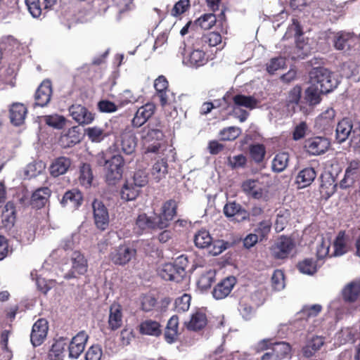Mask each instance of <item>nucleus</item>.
Masks as SVG:
<instances>
[{"label":"nucleus","mask_w":360,"mask_h":360,"mask_svg":"<svg viewBox=\"0 0 360 360\" xmlns=\"http://www.w3.org/2000/svg\"><path fill=\"white\" fill-rule=\"evenodd\" d=\"M83 201L82 193L76 189L68 191L65 193L60 200L62 206H70L74 208L79 207Z\"/></svg>","instance_id":"nucleus-29"},{"label":"nucleus","mask_w":360,"mask_h":360,"mask_svg":"<svg viewBox=\"0 0 360 360\" xmlns=\"http://www.w3.org/2000/svg\"><path fill=\"white\" fill-rule=\"evenodd\" d=\"M310 82L319 88L322 94L332 91L338 86V80L333 72L323 67L313 68L309 72Z\"/></svg>","instance_id":"nucleus-2"},{"label":"nucleus","mask_w":360,"mask_h":360,"mask_svg":"<svg viewBox=\"0 0 360 360\" xmlns=\"http://www.w3.org/2000/svg\"><path fill=\"white\" fill-rule=\"evenodd\" d=\"M216 16L213 13H205L195 20V24L202 29L209 30L216 23Z\"/></svg>","instance_id":"nucleus-56"},{"label":"nucleus","mask_w":360,"mask_h":360,"mask_svg":"<svg viewBox=\"0 0 360 360\" xmlns=\"http://www.w3.org/2000/svg\"><path fill=\"white\" fill-rule=\"evenodd\" d=\"M320 179L321 184L319 191L321 197L327 200L335 193L337 184L335 183L334 177L330 174L326 175L321 174Z\"/></svg>","instance_id":"nucleus-23"},{"label":"nucleus","mask_w":360,"mask_h":360,"mask_svg":"<svg viewBox=\"0 0 360 360\" xmlns=\"http://www.w3.org/2000/svg\"><path fill=\"white\" fill-rule=\"evenodd\" d=\"M207 324V317L205 309H197L191 316L188 322H185V326L188 330L200 331L202 330Z\"/></svg>","instance_id":"nucleus-18"},{"label":"nucleus","mask_w":360,"mask_h":360,"mask_svg":"<svg viewBox=\"0 0 360 360\" xmlns=\"http://www.w3.org/2000/svg\"><path fill=\"white\" fill-rule=\"evenodd\" d=\"M334 252L332 255L342 256L347 252V246L345 238V232L340 231L335 238L334 243Z\"/></svg>","instance_id":"nucleus-45"},{"label":"nucleus","mask_w":360,"mask_h":360,"mask_svg":"<svg viewBox=\"0 0 360 360\" xmlns=\"http://www.w3.org/2000/svg\"><path fill=\"white\" fill-rule=\"evenodd\" d=\"M271 351L274 352V355L278 359V360H282L290 356L291 346L289 343L285 342H278L271 343Z\"/></svg>","instance_id":"nucleus-40"},{"label":"nucleus","mask_w":360,"mask_h":360,"mask_svg":"<svg viewBox=\"0 0 360 360\" xmlns=\"http://www.w3.org/2000/svg\"><path fill=\"white\" fill-rule=\"evenodd\" d=\"M240 129L236 127H229L220 131L219 135L222 141H233L240 134Z\"/></svg>","instance_id":"nucleus-58"},{"label":"nucleus","mask_w":360,"mask_h":360,"mask_svg":"<svg viewBox=\"0 0 360 360\" xmlns=\"http://www.w3.org/2000/svg\"><path fill=\"white\" fill-rule=\"evenodd\" d=\"M234 276H229L218 283L212 290L213 297L217 300L224 299L231 292L236 285Z\"/></svg>","instance_id":"nucleus-21"},{"label":"nucleus","mask_w":360,"mask_h":360,"mask_svg":"<svg viewBox=\"0 0 360 360\" xmlns=\"http://www.w3.org/2000/svg\"><path fill=\"white\" fill-rule=\"evenodd\" d=\"M48 330V322L45 319H39L34 323L30 334V340L34 347L39 346L44 342Z\"/></svg>","instance_id":"nucleus-14"},{"label":"nucleus","mask_w":360,"mask_h":360,"mask_svg":"<svg viewBox=\"0 0 360 360\" xmlns=\"http://www.w3.org/2000/svg\"><path fill=\"white\" fill-rule=\"evenodd\" d=\"M335 117V110L328 108L316 118V124L323 130H328L333 127Z\"/></svg>","instance_id":"nucleus-36"},{"label":"nucleus","mask_w":360,"mask_h":360,"mask_svg":"<svg viewBox=\"0 0 360 360\" xmlns=\"http://www.w3.org/2000/svg\"><path fill=\"white\" fill-rule=\"evenodd\" d=\"M93 216L96 226L101 230L107 229L110 222L108 210L103 202L94 200L92 202Z\"/></svg>","instance_id":"nucleus-9"},{"label":"nucleus","mask_w":360,"mask_h":360,"mask_svg":"<svg viewBox=\"0 0 360 360\" xmlns=\"http://www.w3.org/2000/svg\"><path fill=\"white\" fill-rule=\"evenodd\" d=\"M72 268L78 275H84L87 271V260L79 251L73 252L72 256Z\"/></svg>","instance_id":"nucleus-38"},{"label":"nucleus","mask_w":360,"mask_h":360,"mask_svg":"<svg viewBox=\"0 0 360 360\" xmlns=\"http://www.w3.org/2000/svg\"><path fill=\"white\" fill-rule=\"evenodd\" d=\"M354 40V36L349 32H340L334 39V46L338 50L349 49Z\"/></svg>","instance_id":"nucleus-37"},{"label":"nucleus","mask_w":360,"mask_h":360,"mask_svg":"<svg viewBox=\"0 0 360 360\" xmlns=\"http://www.w3.org/2000/svg\"><path fill=\"white\" fill-rule=\"evenodd\" d=\"M123 314L122 306L120 304H112L110 307L108 316V328L112 331L120 329L123 324Z\"/></svg>","instance_id":"nucleus-22"},{"label":"nucleus","mask_w":360,"mask_h":360,"mask_svg":"<svg viewBox=\"0 0 360 360\" xmlns=\"http://www.w3.org/2000/svg\"><path fill=\"white\" fill-rule=\"evenodd\" d=\"M89 335L82 330L75 335L68 345L69 357L72 359H78L84 352L86 344L88 341Z\"/></svg>","instance_id":"nucleus-13"},{"label":"nucleus","mask_w":360,"mask_h":360,"mask_svg":"<svg viewBox=\"0 0 360 360\" xmlns=\"http://www.w3.org/2000/svg\"><path fill=\"white\" fill-rule=\"evenodd\" d=\"M272 223L270 219H264L258 223L254 232L260 238V241L266 240L271 232Z\"/></svg>","instance_id":"nucleus-53"},{"label":"nucleus","mask_w":360,"mask_h":360,"mask_svg":"<svg viewBox=\"0 0 360 360\" xmlns=\"http://www.w3.org/2000/svg\"><path fill=\"white\" fill-rule=\"evenodd\" d=\"M156 304L157 300L151 295H144L140 297L141 309L145 312L153 311Z\"/></svg>","instance_id":"nucleus-60"},{"label":"nucleus","mask_w":360,"mask_h":360,"mask_svg":"<svg viewBox=\"0 0 360 360\" xmlns=\"http://www.w3.org/2000/svg\"><path fill=\"white\" fill-rule=\"evenodd\" d=\"M241 188L248 197L259 200L263 196V188L257 180L248 179L243 182Z\"/></svg>","instance_id":"nucleus-26"},{"label":"nucleus","mask_w":360,"mask_h":360,"mask_svg":"<svg viewBox=\"0 0 360 360\" xmlns=\"http://www.w3.org/2000/svg\"><path fill=\"white\" fill-rule=\"evenodd\" d=\"M297 269L304 274L313 275L317 271L316 261L312 258H306L297 264Z\"/></svg>","instance_id":"nucleus-48"},{"label":"nucleus","mask_w":360,"mask_h":360,"mask_svg":"<svg viewBox=\"0 0 360 360\" xmlns=\"http://www.w3.org/2000/svg\"><path fill=\"white\" fill-rule=\"evenodd\" d=\"M140 190L129 181H126L120 191L121 198L124 201L135 200L139 195Z\"/></svg>","instance_id":"nucleus-42"},{"label":"nucleus","mask_w":360,"mask_h":360,"mask_svg":"<svg viewBox=\"0 0 360 360\" xmlns=\"http://www.w3.org/2000/svg\"><path fill=\"white\" fill-rule=\"evenodd\" d=\"M85 134L90 141L96 143L101 142L105 137L104 129L98 127L86 129Z\"/></svg>","instance_id":"nucleus-57"},{"label":"nucleus","mask_w":360,"mask_h":360,"mask_svg":"<svg viewBox=\"0 0 360 360\" xmlns=\"http://www.w3.org/2000/svg\"><path fill=\"white\" fill-rule=\"evenodd\" d=\"M177 204L174 200L166 201L162 207L161 213L157 217L158 229H163L169 225V222L176 214Z\"/></svg>","instance_id":"nucleus-11"},{"label":"nucleus","mask_w":360,"mask_h":360,"mask_svg":"<svg viewBox=\"0 0 360 360\" xmlns=\"http://www.w3.org/2000/svg\"><path fill=\"white\" fill-rule=\"evenodd\" d=\"M223 212L232 221L243 222L250 220L249 212L236 201L227 202L224 206Z\"/></svg>","instance_id":"nucleus-8"},{"label":"nucleus","mask_w":360,"mask_h":360,"mask_svg":"<svg viewBox=\"0 0 360 360\" xmlns=\"http://www.w3.org/2000/svg\"><path fill=\"white\" fill-rule=\"evenodd\" d=\"M330 147V139L324 136L309 137L303 143L304 150L310 156L321 155L326 153Z\"/></svg>","instance_id":"nucleus-5"},{"label":"nucleus","mask_w":360,"mask_h":360,"mask_svg":"<svg viewBox=\"0 0 360 360\" xmlns=\"http://www.w3.org/2000/svg\"><path fill=\"white\" fill-rule=\"evenodd\" d=\"M51 195V190L47 187L37 189L31 198V205L37 209H41L45 206Z\"/></svg>","instance_id":"nucleus-30"},{"label":"nucleus","mask_w":360,"mask_h":360,"mask_svg":"<svg viewBox=\"0 0 360 360\" xmlns=\"http://www.w3.org/2000/svg\"><path fill=\"white\" fill-rule=\"evenodd\" d=\"M193 241L197 248L204 249L211 246L212 238L208 231L201 229L195 233Z\"/></svg>","instance_id":"nucleus-39"},{"label":"nucleus","mask_w":360,"mask_h":360,"mask_svg":"<svg viewBox=\"0 0 360 360\" xmlns=\"http://www.w3.org/2000/svg\"><path fill=\"white\" fill-rule=\"evenodd\" d=\"M154 97L158 98L162 108H165L167 105L173 107V110L167 115V116L173 118L176 117L178 115L177 108L182 109V108L186 105L188 98V96L184 94H181L176 98L175 94L171 91L169 89L154 94Z\"/></svg>","instance_id":"nucleus-3"},{"label":"nucleus","mask_w":360,"mask_h":360,"mask_svg":"<svg viewBox=\"0 0 360 360\" xmlns=\"http://www.w3.org/2000/svg\"><path fill=\"white\" fill-rule=\"evenodd\" d=\"M191 297L188 294L184 293L175 300V308L177 311L184 312L188 311L191 304Z\"/></svg>","instance_id":"nucleus-63"},{"label":"nucleus","mask_w":360,"mask_h":360,"mask_svg":"<svg viewBox=\"0 0 360 360\" xmlns=\"http://www.w3.org/2000/svg\"><path fill=\"white\" fill-rule=\"evenodd\" d=\"M295 248L293 240L285 236H281L271 247V256L276 259H285L288 258Z\"/></svg>","instance_id":"nucleus-6"},{"label":"nucleus","mask_w":360,"mask_h":360,"mask_svg":"<svg viewBox=\"0 0 360 360\" xmlns=\"http://www.w3.org/2000/svg\"><path fill=\"white\" fill-rule=\"evenodd\" d=\"M44 121L47 125L58 129L63 128L65 124V117L58 115L45 116Z\"/></svg>","instance_id":"nucleus-62"},{"label":"nucleus","mask_w":360,"mask_h":360,"mask_svg":"<svg viewBox=\"0 0 360 360\" xmlns=\"http://www.w3.org/2000/svg\"><path fill=\"white\" fill-rule=\"evenodd\" d=\"M352 124L349 119L344 118L338 123L335 138L341 143L347 140L352 130Z\"/></svg>","instance_id":"nucleus-33"},{"label":"nucleus","mask_w":360,"mask_h":360,"mask_svg":"<svg viewBox=\"0 0 360 360\" xmlns=\"http://www.w3.org/2000/svg\"><path fill=\"white\" fill-rule=\"evenodd\" d=\"M179 336V317L172 316L167 321L165 329L164 338L165 341L172 344L176 341Z\"/></svg>","instance_id":"nucleus-27"},{"label":"nucleus","mask_w":360,"mask_h":360,"mask_svg":"<svg viewBox=\"0 0 360 360\" xmlns=\"http://www.w3.org/2000/svg\"><path fill=\"white\" fill-rule=\"evenodd\" d=\"M16 219V211L14 202L8 201L2 212L1 220L4 226L11 227L14 225Z\"/></svg>","instance_id":"nucleus-35"},{"label":"nucleus","mask_w":360,"mask_h":360,"mask_svg":"<svg viewBox=\"0 0 360 360\" xmlns=\"http://www.w3.org/2000/svg\"><path fill=\"white\" fill-rule=\"evenodd\" d=\"M249 153L251 159L257 164L263 162L266 155V148L263 144H251L249 147Z\"/></svg>","instance_id":"nucleus-46"},{"label":"nucleus","mask_w":360,"mask_h":360,"mask_svg":"<svg viewBox=\"0 0 360 360\" xmlns=\"http://www.w3.org/2000/svg\"><path fill=\"white\" fill-rule=\"evenodd\" d=\"M136 226L141 230L146 229H158V221L156 219H152L148 217L146 214H141L138 216L136 220Z\"/></svg>","instance_id":"nucleus-54"},{"label":"nucleus","mask_w":360,"mask_h":360,"mask_svg":"<svg viewBox=\"0 0 360 360\" xmlns=\"http://www.w3.org/2000/svg\"><path fill=\"white\" fill-rule=\"evenodd\" d=\"M360 171V160H353L348 163L345 169V176L340 182V187L345 189L351 186L355 181Z\"/></svg>","instance_id":"nucleus-19"},{"label":"nucleus","mask_w":360,"mask_h":360,"mask_svg":"<svg viewBox=\"0 0 360 360\" xmlns=\"http://www.w3.org/2000/svg\"><path fill=\"white\" fill-rule=\"evenodd\" d=\"M286 67L285 58L281 56L271 58L266 64V71L270 75H274L277 70Z\"/></svg>","instance_id":"nucleus-55"},{"label":"nucleus","mask_w":360,"mask_h":360,"mask_svg":"<svg viewBox=\"0 0 360 360\" xmlns=\"http://www.w3.org/2000/svg\"><path fill=\"white\" fill-rule=\"evenodd\" d=\"M69 112L72 119L79 125L90 124L95 119V114L80 104L70 106Z\"/></svg>","instance_id":"nucleus-12"},{"label":"nucleus","mask_w":360,"mask_h":360,"mask_svg":"<svg viewBox=\"0 0 360 360\" xmlns=\"http://www.w3.org/2000/svg\"><path fill=\"white\" fill-rule=\"evenodd\" d=\"M136 255V250L127 244L120 245L109 254V259L115 265L124 266Z\"/></svg>","instance_id":"nucleus-7"},{"label":"nucleus","mask_w":360,"mask_h":360,"mask_svg":"<svg viewBox=\"0 0 360 360\" xmlns=\"http://www.w3.org/2000/svg\"><path fill=\"white\" fill-rule=\"evenodd\" d=\"M138 330L141 335L159 337L162 334L160 323L152 319H146L140 323Z\"/></svg>","instance_id":"nucleus-24"},{"label":"nucleus","mask_w":360,"mask_h":360,"mask_svg":"<svg viewBox=\"0 0 360 360\" xmlns=\"http://www.w3.org/2000/svg\"><path fill=\"white\" fill-rule=\"evenodd\" d=\"M206 51L205 48L195 41L192 44V51L186 57L187 64L195 68L205 65L208 62Z\"/></svg>","instance_id":"nucleus-10"},{"label":"nucleus","mask_w":360,"mask_h":360,"mask_svg":"<svg viewBox=\"0 0 360 360\" xmlns=\"http://www.w3.org/2000/svg\"><path fill=\"white\" fill-rule=\"evenodd\" d=\"M316 176V172L313 167H306L300 171L296 182L301 188L307 187L311 184Z\"/></svg>","instance_id":"nucleus-34"},{"label":"nucleus","mask_w":360,"mask_h":360,"mask_svg":"<svg viewBox=\"0 0 360 360\" xmlns=\"http://www.w3.org/2000/svg\"><path fill=\"white\" fill-rule=\"evenodd\" d=\"M321 94H323L319 88L311 84V85L305 90L304 99L309 105H315L321 102Z\"/></svg>","instance_id":"nucleus-49"},{"label":"nucleus","mask_w":360,"mask_h":360,"mask_svg":"<svg viewBox=\"0 0 360 360\" xmlns=\"http://www.w3.org/2000/svg\"><path fill=\"white\" fill-rule=\"evenodd\" d=\"M159 275L164 280L176 283H179L184 279V277L179 272L175 265L171 262L162 265L159 271Z\"/></svg>","instance_id":"nucleus-28"},{"label":"nucleus","mask_w":360,"mask_h":360,"mask_svg":"<svg viewBox=\"0 0 360 360\" xmlns=\"http://www.w3.org/2000/svg\"><path fill=\"white\" fill-rule=\"evenodd\" d=\"M120 146L121 150L126 155L135 153L137 146V138L131 130H124L120 135Z\"/></svg>","instance_id":"nucleus-20"},{"label":"nucleus","mask_w":360,"mask_h":360,"mask_svg":"<svg viewBox=\"0 0 360 360\" xmlns=\"http://www.w3.org/2000/svg\"><path fill=\"white\" fill-rule=\"evenodd\" d=\"M53 94L52 84L50 80L45 79L37 88L34 98L37 105L44 107L51 101Z\"/></svg>","instance_id":"nucleus-17"},{"label":"nucleus","mask_w":360,"mask_h":360,"mask_svg":"<svg viewBox=\"0 0 360 360\" xmlns=\"http://www.w3.org/2000/svg\"><path fill=\"white\" fill-rule=\"evenodd\" d=\"M289 162V155L287 153H279L272 160L271 168L275 172H281L287 167Z\"/></svg>","instance_id":"nucleus-44"},{"label":"nucleus","mask_w":360,"mask_h":360,"mask_svg":"<svg viewBox=\"0 0 360 360\" xmlns=\"http://www.w3.org/2000/svg\"><path fill=\"white\" fill-rule=\"evenodd\" d=\"M341 297L345 303L356 302L360 298V278L347 283L341 290Z\"/></svg>","instance_id":"nucleus-16"},{"label":"nucleus","mask_w":360,"mask_h":360,"mask_svg":"<svg viewBox=\"0 0 360 360\" xmlns=\"http://www.w3.org/2000/svg\"><path fill=\"white\" fill-rule=\"evenodd\" d=\"M27 113L26 106L20 103L11 105L9 110V117L11 122L15 126H20L23 124Z\"/></svg>","instance_id":"nucleus-25"},{"label":"nucleus","mask_w":360,"mask_h":360,"mask_svg":"<svg viewBox=\"0 0 360 360\" xmlns=\"http://www.w3.org/2000/svg\"><path fill=\"white\" fill-rule=\"evenodd\" d=\"M25 4L30 14L34 18H39L42 13L43 4L40 0H25Z\"/></svg>","instance_id":"nucleus-59"},{"label":"nucleus","mask_w":360,"mask_h":360,"mask_svg":"<svg viewBox=\"0 0 360 360\" xmlns=\"http://www.w3.org/2000/svg\"><path fill=\"white\" fill-rule=\"evenodd\" d=\"M238 310L245 320L250 319L255 312L253 307L244 298L240 301Z\"/></svg>","instance_id":"nucleus-61"},{"label":"nucleus","mask_w":360,"mask_h":360,"mask_svg":"<svg viewBox=\"0 0 360 360\" xmlns=\"http://www.w3.org/2000/svg\"><path fill=\"white\" fill-rule=\"evenodd\" d=\"M124 160L120 155H114L108 161L105 167V181L108 185H115L122 177Z\"/></svg>","instance_id":"nucleus-4"},{"label":"nucleus","mask_w":360,"mask_h":360,"mask_svg":"<svg viewBox=\"0 0 360 360\" xmlns=\"http://www.w3.org/2000/svg\"><path fill=\"white\" fill-rule=\"evenodd\" d=\"M221 35L216 32H207L195 39V41L199 43L206 50L207 48L216 46L221 44Z\"/></svg>","instance_id":"nucleus-31"},{"label":"nucleus","mask_w":360,"mask_h":360,"mask_svg":"<svg viewBox=\"0 0 360 360\" xmlns=\"http://www.w3.org/2000/svg\"><path fill=\"white\" fill-rule=\"evenodd\" d=\"M322 306L319 304L313 305H305L298 312L300 319L309 320L310 319L317 316L322 311Z\"/></svg>","instance_id":"nucleus-47"},{"label":"nucleus","mask_w":360,"mask_h":360,"mask_svg":"<svg viewBox=\"0 0 360 360\" xmlns=\"http://www.w3.org/2000/svg\"><path fill=\"white\" fill-rule=\"evenodd\" d=\"M168 165L165 159L158 160L153 166L151 173L158 181L165 177L167 173Z\"/></svg>","instance_id":"nucleus-52"},{"label":"nucleus","mask_w":360,"mask_h":360,"mask_svg":"<svg viewBox=\"0 0 360 360\" xmlns=\"http://www.w3.org/2000/svg\"><path fill=\"white\" fill-rule=\"evenodd\" d=\"M80 141L79 134L73 129H70L68 131L60 138L61 144L65 148H70L75 146Z\"/></svg>","instance_id":"nucleus-51"},{"label":"nucleus","mask_w":360,"mask_h":360,"mask_svg":"<svg viewBox=\"0 0 360 360\" xmlns=\"http://www.w3.org/2000/svg\"><path fill=\"white\" fill-rule=\"evenodd\" d=\"M71 161L68 158L59 157L56 158L50 167V174L54 177L64 174L69 169Z\"/></svg>","instance_id":"nucleus-32"},{"label":"nucleus","mask_w":360,"mask_h":360,"mask_svg":"<svg viewBox=\"0 0 360 360\" xmlns=\"http://www.w3.org/2000/svg\"><path fill=\"white\" fill-rule=\"evenodd\" d=\"M164 125L160 120H150L141 131V141L145 153H158L165 137Z\"/></svg>","instance_id":"nucleus-1"},{"label":"nucleus","mask_w":360,"mask_h":360,"mask_svg":"<svg viewBox=\"0 0 360 360\" xmlns=\"http://www.w3.org/2000/svg\"><path fill=\"white\" fill-rule=\"evenodd\" d=\"M67 343L64 339L56 340L51 346L49 352V357L51 360H60L63 356Z\"/></svg>","instance_id":"nucleus-43"},{"label":"nucleus","mask_w":360,"mask_h":360,"mask_svg":"<svg viewBox=\"0 0 360 360\" xmlns=\"http://www.w3.org/2000/svg\"><path fill=\"white\" fill-rule=\"evenodd\" d=\"M155 109L153 103H147L139 108L131 120V125L136 128L143 126L153 115Z\"/></svg>","instance_id":"nucleus-15"},{"label":"nucleus","mask_w":360,"mask_h":360,"mask_svg":"<svg viewBox=\"0 0 360 360\" xmlns=\"http://www.w3.org/2000/svg\"><path fill=\"white\" fill-rule=\"evenodd\" d=\"M94 179L91 165L88 163H83L79 167V181L82 186L90 187Z\"/></svg>","instance_id":"nucleus-41"},{"label":"nucleus","mask_w":360,"mask_h":360,"mask_svg":"<svg viewBox=\"0 0 360 360\" xmlns=\"http://www.w3.org/2000/svg\"><path fill=\"white\" fill-rule=\"evenodd\" d=\"M284 273L281 269H276L271 276L272 287L276 290H281L284 288Z\"/></svg>","instance_id":"nucleus-64"},{"label":"nucleus","mask_w":360,"mask_h":360,"mask_svg":"<svg viewBox=\"0 0 360 360\" xmlns=\"http://www.w3.org/2000/svg\"><path fill=\"white\" fill-rule=\"evenodd\" d=\"M233 101L235 105L245 107L249 109H254L257 104V101L254 97L243 94L234 96Z\"/></svg>","instance_id":"nucleus-50"}]
</instances>
